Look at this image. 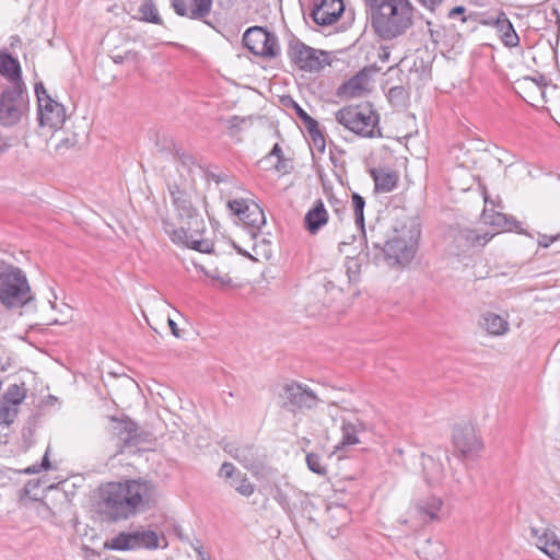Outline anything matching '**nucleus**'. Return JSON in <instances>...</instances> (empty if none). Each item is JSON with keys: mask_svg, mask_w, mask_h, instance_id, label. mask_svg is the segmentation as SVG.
I'll return each mask as SVG.
<instances>
[{"mask_svg": "<svg viewBox=\"0 0 560 560\" xmlns=\"http://www.w3.org/2000/svg\"><path fill=\"white\" fill-rule=\"evenodd\" d=\"M101 500L106 515L122 521L154 508L159 500L156 486L147 479L108 482L101 488Z\"/></svg>", "mask_w": 560, "mask_h": 560, "instance_id": "1", "label": "nucleus"}, {"mask_svg": "<svg viewBox=\"0 0 560 560\" xmlns=\"http://www.w3.org/2000/svg\"><path fill=\"white\" fill-rule=\"evenodd\" d=\"M168 191L172 203L183 225L178 229L167 225L165 232L171 240L178 245H184L200 253H211L213 243L202 237L206 224L202 217L192 205L189 187L187 185L180 186L176 183L168 184Z\"/></svg>", "mask_w": 560, "mask_h": 560, "instance_id": "2", "label": "nucleus"}, {"mask_svg": "<svg viewBox=\"0 0 560 560\" xmlns=\"http://www.w3.org/2000/svg\"><path fill=\"white\" fill-rule=\"evenodd\" d=\"M375 33L383 39H394L407 32L413 22L410 0H364Z\"/></svg>", "mask_w": 560, "mask_h": 560, "instance_id": "3", "label": "nucleus"}, {"mask_svg": "<svg viewBox=\"0 0 560 560\" xmlns=\"http://www.w3.org/2000/svg\"><path fill=\"white\" fill-rule=\"evenodd\" d=\"M420 237V228L412 218H408L399 225L394 228V235L381 248L374 243L375 254L373 260L378 262L383 258L388 265H408L415 257L418 241Z\"/></svg>", "mask_w": 560, "mask_h": 560, "instance_id": "4", "label": "nucleus"}, {"mask_svg": "<svg viewBox=\"0 0 560 560\" xmlns=\"http://www.w3.org/2000/svg\"><path fill=\"white\" fill-rule=\"evenodd\" d=\"M34 300L25 272L13 265L0 270V303L8 310L20 308Z\"/></svg>", "mask_w": 560, "mask_h": 560, "instance_id": "5", "label": "nucleus"}, {"mask_svg": "<svg viewBox=\"0 0 560 560\" xmlns=\"http://www.w3.org/2000/svg\"><path fill=\"white\" fill-rule=\"evenodd\" d=\"M336 121L347 130L363 137L375 138L381 136L378 115L370 106H346L335 113Z\"/></svg>", "mask_w": 560, "mask_h": 560, "instance_id": "6", "label": "nucleus"}, {"mask_svg": "<svg viewBox=\"0 0 560 560\" xmlns=\"http://www.w3.org/2000/svg\"><path fill=\"white\" fill-rule=\"evenodd\" d=\"M35 94L38 103L40 127H47L51 131L60 129L66 121L63 105L51 98L42 82L35 84Z\"/></svg>", "mask_w": 560, "mask_h": 560, "instance_id": "7", "label": "nucleus"}, {"mask_svg": "<svg viewBox=\"0 0 560 560\" xmlns=\"http://www.w3.org/2000/svg\"><path fill=\"white\" fill-rule=\"evenodd\" d=\"M288 56L300 70L306 72H318L329 65L326 51L310 47L300 40L290 43Z\"/></svg>", "mask_w": 560, "mask_h": 560, "instance_id": "8", "label": "nucleus"}, {"mask_svg": "<svg viewBox=\"0 0 560 560\" xmlns=\"http://www.w3.org/2000/svg\"><path fill=\"white\" fill-rule=\"evenodd\" d=\"M27 112V102L18 88L7 89L0 97V125L19 124Z\"/></svg>", "mask_w": 560, "mask_h": 560, "instance_id": "9", "label": "nucleus"}, {"mask_svg": "<svg viewBox=\"0 0 560 560\" xmlns=\"http://www.w3.org/2000/svg\"><path fill=\"white\" fill-rule=\"evenodd\" d=\"M244 45L260 57H276L279 52L278 40L275 35L262 27H250L243 35Z\"/></svg>", "mask_w": 560, "mask_h": 560, "instance_id": "10", "label": "nucleus"}, {"mask_svg": "<svg viewBox=\"0 0 560 560\" xmlns=\"http://www.w3.org/2000/svg\"><path fill=\"white\" fill-rule=\"evenodd\" d=\"M282 389L283 406L293 410H313L320 402L319 397L307 385L291 382Z\"/></svg>", "mask_w": 560, "mask_h": 560, "instance_id": "11", "label": "nucleus"}, {"mask_svg": "<svg viewBox=\"0 0 560 560\" xmlns=\"http://www.w3.org/2000/svg\"><path fill=\"white\" fill-rule=\"evenodd\" d=\"M453 444L464 457L477 455L483 448V443L475 425L470 422L459 423L454 427Z\"/></svg>", "mask_w": 560, "mask_h": 560, "instance_id": "12", "label": "nucleus"}, {"mask_svg": "<svg viewBox=\"0 0 560 560\" xmlns=\"http://www.w3.org/2000/svg\"><path fill=\"white\" fill-rule=\"evenodd\" d=\"M228 206L248 226L259 229L266 223L264 211L255 202H249L245 199H234L230 200Z\"/></svg>", "mask_w": 560, "mask_h": 560, "instance_id": "13", "label": "nucleus"}, {"mask_svg": "<svg viewBox=\"0 0 560 560\" xmlns=\"http://www.w3.org/2000/svg\"><path fill=\"white\" fill-rule=\"evenodd\" d=\"M443 506L441 498L431 495L418 500L410 509V517L420 524H428L440 520V512Z\"/></svg>", "mask_w": 560, "mask_h": 560, "instance_id": "14", "label": "nucleus"}, {"mask_svg": "<svg viewBox=\"0 0 560 560\" xmlns=\"http://www.w3.org/2000/svg\"><path fill=\"white\" fill-rule=\"evenodd\" d=\"M345 10L342 0H316L313 4L311 16L322 26L335 23Z\"/></svg>", "mask_w": 560, "mask_h": 560, "instance_id": "15", "label": "nucleus"}, {"mask_svg": "<svg viewBox=\"0 0 560 560\" xmlns=\"http://www.w3.org/2000/svg\"><path fill=\"white\" fill-rule=\"evenodd\" d=\"M534 545L552 560H560V538L547 527H530Z\"/></svg>", "mask_w": 560, "mask_h": 560, "instance_id": "16", "label": "nucleus"}, {"mask_svg": "<svg viewBox=\"0 0 560 560\" xmlns=\"http://www.w3.org/2000/svg\"><path fill=\"white\" fill-rule=\"evenodd\" d=\"M212 2L213 0H171V5L177 15L197 20L210 13Z\"/></svg>", "mask_w": 560, "mask_h": 560, "instance_id": "17", "label": "nucleus"}, {"mask_svg": "<svg viewBox=\"0 0 560 560\" xmlns=\"http://www.w3.org/2000/svg\"><path fill=\"white\" fill-rule=\"evenodd\" d=\"M124 9L139 20L156 24L161 22L153 0H127Z\"/></svg>", "mask_w": 560, "mask_h": 560, "instance_id": "18", "label": "nucleus"}, {"mask_svg": "<svg viewBox=\"0 0 560 560\" xmlns=\"http://www.w3.org/2000/svg\"><path fill=\"white\" fill-rule=\"evenodd\" d=\"M340 445H357L360 443L359 433L365 430V424L355 416L341 417Z\"/></svg>", "mask_w": 560, "mask_h": 560, "instance_id": "19", "label": "nucleus"}, {"mask_svg": "<svg viewBox=\"0 0 560 560\" xmlns=\"http://www.w3.org/2000/svg\"><path fill=\"white\" fill-rule=\"evenodd\" d=\"M370 75L368 69H363L358 74L349 79L340 88L341 94L348 97H361L370 90Z\"/></svg>", "mask_w": 560, "mask_h": 560, "instance_id": "20", "label": "nucleus"}, {"mask_svg": "<svg viewBox=\"0 0 560 560\" xmlns=\"http://www.w3.org/2000/svg\"><path fill=\"white\" fill-rule=\"evenodd\" d=\"M110 432L122 443V445L133 444L137 440V425L128 419L110 418Z\"/></svg>", "mask_w": 560, "mask_h": 560, "instance_id": "21", "label": "nucleus"}, {"mask_svg": "<svg viewBox=\"0 0 560 560\" xmlns=\"http://www.w3.org/2000/svg\"><path fill=\"white\" fill-rule=\"evenodd\" d=\"M479 326L491 336H504L510 330L506 318L493 312H485L480 316Z\"/></svg>", "mask_w": 560, "mask_h": 560, "instance_id": "22", "label": "nucleus"}, {"mask_svg": "<svg viewBox=\"0 0 560 560\" xmlns=\"http://www.w3.org/2000/svg\"><path fill=\"white\" fill-rule=\"evenodd\" d=\"M328 218L324 202L317 199L304 217V226L311 234H316L328 222Z\"/></svg>", "mask_w": 560, "mask_h": 560, "instance_id": "23", "label": "nucleus"}, {"mask_svg": "<svg viewBox=\"0 0 560 560\" xmlns=\"http://www.w3.org/2000/svg\"><path fill=\"white\" fill-rule=\"evenodd\" d=\"M421 466L424 479L429 485H438L444 478V465L440 457L422 454Z\"/></svg>", "mask_w": 560, "mask_h": 560, "instance_id": "24", "label": "nucleus"}, {"mask_svg": "<svg viewBox=\"0 0 560 560\" xmlns=\"http://www.w3.org/2000/svg\"><path fill=\"white\" fill-rule=\"evenodd\" d=\"M482 220L486 224H490L506 231H516L518 233H523L521 228V222L516 221L513 218H508L505 214L495 212L489 214L487 210L482 213Z\"/></svg>", "mask_w": 560, "mask_h": 560, "instance_id": "25", "label": "nucleus"}, {"mask_svg": "<svg viewBox=\"0 0 560 560\" xmlns=\"http://www.w3.org/2000/svg\"><path fill=\"white\" fill-rule=\"evenodd\" d=\"M0 74L13 83L21 81V66L19 61L8 52H0Z\"/></svg>", "mask_w": 560, "mask_h": 560, "instance_id": "26", "label": "nucleus"}, {"mask_svg": "<svg viewBox=\"0 0 560 560\" xmlns=\"http://www.w3.org/2000/svg\"><path fill=\"white\" fill-rule=\"evenodd\" d=\"M372 176L375 184V190L377 191L389 192L397 185L398 176L394 171L374 170L372 171Z\"/></svg>", "mask_w": 560, "mask_h": 560, "instance_id": "27", "label": "nucleus"}, {"mask_svg": "<svg viewBox=\"0 0 560 560\" xmlns=\"http://www.w3.org/2000/svg\"><path fill=\"white\" fill-rule=\"evenodd\" d=\"M131 535L133 550L140 548L156 549L159 547V537L153 530H136L131 532Z\"/></svg>", "mask_w": 560, "mask_h": 560, "instance_id": "28", "label": "nucleus"}, {"mask_svg": "<svg viewBox=\"0 0 560 560\" xmlns=\"http://www.w3.org/2000/svg\"><path fill=\"white\" fill-rule=\"evenodd\" d=\"M292 108L294 109L298 117L302 120L305 128L311 133L315 143H317V139L319 138L324 143V138L322 137L318 130V122L314 118H312L298 103L291 100Z\"/></svg>", "mask_w": 560, "mask_h": 560, "instance_id": "29", "label": "nucleus"}, {"mask_svg": "<svg viewBox=\"0 0 560 560\" xmlns=\"http://www.w3.org/2000/svg\"><path fill=\"white\" fill-rule=\"evenodd\" d=\"M104 549L126 551L133 550L131 532H121L104 542Z\"/></svg>", "mask_w": 560, "mask_h": 560, "instance_id": "30", "label": "nucleus"}, {"mask_svg": "<svg viewBox=\"0 0 560 560\" xmlns=\"http://www.w3.org/2000/svg\"><path fill=\"white\" fill-rule=\"evenodd\" d=\"M26 392L24 384H11L2 395L1 399L7 401L10 406H14L19 409L20 405L26 397Z\"/></svg>", "mask_w": 560, "mask_h": 560, "instance_id": "31", "label": "nucleus"}, {"mask_svg": "<svg viewBox=\"0 0 560 560\" xmlns=\"http://www.w3.org/2000/svg\"><path fill=\"white\" fill-rule=\"evenodd\" d=\"M498 27L501 32V37L505 46L515 47L520 43L518 35L513 28V25L508 19L498 20Z\"/></svg>", "mask_w": 560, "mask_h": 560, "instance_id": "32", "label": "nucleus"}, {"mask_svg": "<svg viewBox=\"0 0 560 560\" xmlns=\"http://www.w3.org/2000/svg\"><path fill=\"white\" fill-rule=\"evenodd\" d=\"M492 236L493 235H488L487 233L481 235L474 230L465 229L459 231L457 240L459 242L465 241L469 246H483L492 238Z\"/></svg>", "mask_w": 560, "mask_h": 560, "instance_id": "33", "label": "nucleus"}, {"mask_svg": "<svg viewBox=\"0 0 560 560\" xmlns=\"http://www.w3.org/2000/svg\"><path fill=\"white\" fill-rule=\"evenodd\" d=\"M351 206L354 214V222L358 229L361 230V232H364V207H365V200L362 196H360L357 192H353L351 196Z\"/></svg>", "mask_w": 560, "mask_h": 560, "instance_id": "34", "label": "nucleus"}, {"mask_svg": "<svg viewBox=\"0 0 560 560\" xmlns=\"http://www.w3.org/2000/svg\"><path fill=\"white\" fill-rule=\"evenodd\" d=\"M19 409L14 406H10L0 398V425H10L16 418Z\"/></svg>", "mask_w": 560, "mask_h": 560, "instance_id": "35", "label": "nucleus"}, {"mask_svg": "<svg viewBox=\"0 0 560 560\" xmlns=\"http://www.w3.org/2000/svg\"><path fill=\"white\" fill-rule=\"evenodd\" d=\"M345 268L349 283L358 282L361 273V264L359 259L354 257H348L345 262Z\"/></svg>", "mask_w": 560, "mask_h": 560, "instance_id": "36", "label": "nucleus"}, {"mask_svg": "<svg viewBox=\"0 0 560 560\" xmlns=\"http://www.w3.org/2000/svg\"><path fill=\"white\" fill-rule=\"evenodd\" d=\"M306 465L311 471L319 476H324L327 472L326 466L322 463V457L318 454H306Z\"/></svg>", "mask_w": 560, "mask_h": 560, "instance_id": "37", "label": "nucleus"}, {"mask_svg": "<svg viewBox=\"0 0 560 560\" xmlns=\"http://www.w3.org/2000/svg\"><path fill=\"white\" fill-rule=\"evenodd\" d=\"M196 268L200 269L207 277L211 278L214 281V284L221 289L230 285L231 279L225 276H220L217 270L208 271L202 266L195 265Z\"/></svg>", "mask_w": 560, "mask_h": 560, "instance_id": "38", "label": "nucleus"}, {"mask_svg": "<svg viewBox=\"0 0 560 560\" xmlns=\"http://www.w3.org/2000/svg\"><path fill=\"white\" fill-rule=\"evenodd\" d=\"M233 486L235 490L244 497H250L255 491V486L246 477H241Z\"/></svg>", "mask_w": 560, "mask_h": 560, "instance_id": "39", "label": "nucleus"}, {"mask_svg": "<svg viewBox=\"0 0 560 560\" xmlns=\"http://www.w3.org/2000/svg\"><path fill=\"white\" fill-rule=\"evenodd\" d=\"M233 456L240 463H242L245 467L248 468L253 463V448L252 447L236 448L235 454H233Z\"/></svg>", "mask_w": 560, "mask_h": 560, "instance_id": "40", "label": "nucleus"}, {"mask_svg": "<svg viewBox=\"0 0 560 560\" xmlns=\"http://www.w3.org/2000/svg\"><path fill=\"white\" fill-rule=\"evenodd\" d=\"M327 513L334 520L347 521L348 516H349V513H348V510L346 509V506L339 505V504L329 505L327 508Z\"/></svg>", "mask_w": 560, "mask_h": 560, "instance_id": "41", "label": "nucleus"}, {"mask_svg": "<svg viewBox=\"0 0 560 560\" xmlns=\"http://www.w3.org/2000/svg\"><path fill=\"white\" fill-rule=\"evenodd\" d=\"M273 499L281 505V508L284 510V511H290V500H289V495L285 493V491L283 489H281L280 487H276L275 489V493H273Z\"/></svg>", "mask_w": 560, "mask_h": 560, "instance_id": "42", "label": "nucleus"}, {"mask_svg": "<svg viewBox=\"0 0 560 560\" xmlns=\"http://www.w3.org/2000/svg\"><path fill=\"white\" fill-rule=\"evenodd\" d=\"M50 467V463H49V459H48V451H46L44 457H43V462L40 465H32L27 468L24 469V472L27 474V475H33V474H38L43 469H48Z\"/></svg>", "mask_w": 560, "mask_h": 560, "instance_id": "43", "label": "nucleus"}, {"mask_svg": "<svg viewBox=\"0 0 560 560\" xmlns=\"http://www.w3.org/2000/svg\"><path fill=\"white\" fill-rule=\"evenodd\" d=\"M249 118L240 117V116H231L226 119V127L230 131H238L242 128V125L246 124Z\"/></svg>", "mask_w": 560, "mask_h": 560, "instance_id": "44", "label": "nucleus"}, {"mask_svg": "<svg viewBox=\"0 0 560 560\" xmlns=\"http://www.w3.org/2000/svg\"><path fill=\"white\" fill-rule=\"evenodd\" d=\"M235 472V467L233 464L231 463H223L221 468H220V476L225 478V479H230L233 477Z\"/></svg>", "mask_w": 560, "mask_h": 560, "instance_id": "45", "label": "nucleus"}, {"mask_svg": "<svg viewBox=\"0 0 560 560\" xmlns=\"http://www.w3.org/2000/svg\"><path fill=\"white\" fill-rule=\"evenodd\" d=\"M559 238V235H555V236H548V235H539V238H538V245L544 247V248H547L549 247L555 241H557Z\"/></svg>", "mask_w": 560, "mask_h": 560, "instance_id": "46", "label": "nucleus"}, {"mask_svg": "<svg viewBox=\"0 0 560 560\" xmlns=\"http://www.w3.org/2000/svg\"><path fill=\"white\" fill-rule=\"evenodd\" d=\"M423 7L434 10L435 7L440 5L444 0H418Z\"/></svg>", "mask_w": 560, "mask_h": 560, "instance_id": "47", "label": "nucleus"}, {"mask_svg": "<svg viewBox=\"0 0 560 560\" xmlns=\"http://www.w3.org/2000/svg\"><path fill=\"white\" fill-rule=\"evenodd\" d=\"M466 9L462 5L455 7L448 12V18L455 19L457 15H463Z\"/></svg>", "mask_w": 560, "mask_h": 560, "instance_id": "48", "label": "nucleus"}, {"mask_svg": "<svg viewBox=\"0 0 560 560\" xmlns=\"http://www.w3.org/2000/svg\"><path fill=\"white\" fill-rule=\"evenodd\" d=\"M282 150L279 144H275L272 150L270 151L268 158L276 156L278 160V163L281 160Z\"/></svg>", "mask_w": 560, "mask_h": 560, "instance_id": "49", "label": "nucleus"}, {"mask_svg": "<svg viewBox=\"0 0 560 560\" xmlns=\"http://www.w3.org/2000/svg\"><path fill=\"white\" fill-rule=\"evenodd\" d=\"M167 324L170 326V329H171L172 334L176 338H179L180 337V332H179V328H178L177 324L173 319H171V318H168Z\"/></svg>", "mask_w": 560, "mask_h": 560, "instance_id": "50", "label": "nucleus"}, {"mask_svg": "<svg viewBox=\"0 0 560 560\" xmlns=\"http://www.w3.org/2000/svg\"><path fill=\"white\" fill-rule=\"evenodd\" d=\"M389 55H390V51H389L387 48L383 47V48L380 50V52H378V58H380L382 61H384V62H385V61H388V59H389Z\"/></svg>", "mask_w": 560, "mask_h": 560, "instance_id": "51", "label": "nucleus"}, {"mask_svg": "<svg viewBox=\"0 0 560 560\" xmlns=\"http://www.w3.org/2000/svg\"><path fill=\"white\" fill-rule=\"evenodd\" d=\"M524 82H525V83H532V84H534V85H535V88H537V89L539 90V86L535 83V81H534V80L525 79V80H524Z\"/></svg>", "mask_w": 560, "mask_h": 560, "instance_id": "52", "label": "nucleus"}, {"mask_svg": "<svg viewBox=\"0 0 560 560\" xmlns=\"http://www.w3.org/2000/svg\"><path fill=\"white\" fill-rule=\"evenodd\" d=\"M397 91H399V88H393V89H390V93H392V94H393V93H395V92H397Z\"/></svg>", "mask_w": 560, "mask_h": 560, "instance_id": "53", "label": "nucleus"}, {"mask_svg": "<svg viewBox=\"0 0 560 560\" xmlns=\"http://www.w3.org/2000/svg\"><path fill=\"white\" fill-rule=\"evenodd\" d=\"M331 408H336V405H335V404H331V405L329 406V410H330Z\"/></svg>", "mask_w": 560, "mask_h": 560, "instance_id": "54", "label": "nucleus"}, {"mask_svg": "<svg viewBox=\"0 0 560 560\" xmlns=\"http://www.w3.org/2000/svg\"><path fill=\"white\" fill-rule=\"evenodd\" d=\"M264 243H265V245L270 246V242H265L264 241Z\"/></svg>", "mask_w": 560, "mask_h": 560, "instance_id": "55", "label": "nucleus"}]
</instances>
